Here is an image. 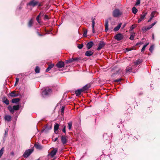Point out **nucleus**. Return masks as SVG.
Masks as SVG:
<instances>
[{"label": "nucleus", "instance_id": "obj_51", "mask_svg": "<svg viewBox=\"0 0 160 160\" xmlns=\"http://www.w3.org/2000/svg\"><path fill=\"white\" fill-rule=\"evenodd\" d=\"M4 102L6 103V104L7 105H8L9 103V102L8 100H6L4 101Z\"/></svg>", "mask_w": 160, "mask_h": 160}, {"label": "nucleus", "instance_id": "obj_46", "mask_svg": "<svg viewBox=\"0 0 160 160\" xmlns=\"http://www.w3.org/2000/svg\"><path fill=\"white\" fill-rule=\"evenodd\" d=\"M121 80L122 79L121 78L116 79L114 80V82H120V81H121Z\"/></svg>", "mask_w": 160, "mask_h": 160}, {"label": "nucleus", "instance_id": "obj_62", "mask_svg": "<svg viewBox=\"0 0 160 160\" xmlns=\"http://www.w3.org/2000/svg\"><path fill=\"white\" fill-rule=\"evenodd\" d=\"M38 6H41V4H40L39 3V4L38 5Z\"/></svg>", "mask_w": 160, "mask_h": 160}, {"label": "nucleus", "instance_id": "obj_8", "mask_svg": "<svg viewBox=\"0 0 160 160\" xmlns=\"http://www.w3.org/2000/svg\"><path fill=\"white\" fill-rule=\"evenodd\" d=\"M58 149L57 148H54L50 153V155L52 157H53L56 154Z\"/></svg>", "mask_w": 160, "mask_h": 160}, {"label": "nucleus", "instance_id": "obj_50", "mask_svg": "<svg viewBox=\"0 0 160 160\" xmlns=\"http://www.w3.org/2000/svg\"><path fill=\"white\" fill-rule=\"evenodd\" d=\"M40 17V15H38L37 17L36 18V20H37V21L38 22H39V17Z\"/></svg>", "mask_w": 160, "mask_h": 160}, {"label": "nucleus", "instance_id": "obj_11", "mask_svg": "<svg viewBox=\"0 0 160 160\" xmlns=\"http://www.w3.org/2000/svg\"><path fill=\"white\" fill-rule=\"evenodd\" d=\"M59 125L57 123H55L54 127V130L55 133L56 134H58V132L57 131L58 130Z\"/></svg>", "mask_w": 160, "mask_h": 160}, {"label": "nucleus", "instance_id": "obj_3", "mask_svg": "<svg viewBox=\"0 0 160 160\" xmlns=\"http://www.w3.org/2000/svg\"><path fill=\"white\" fill-rule=\"evenodd\" d=\"M33 149H29L25 151L22 156L25 158L28 157L33 152Z\"/></svg>", "mask_w": 160, "mask_h": 160}, {"label": "nucleus", "instance_id": "obj_34", "mask_svg": "<svg viewBox=\"0 0 160 160\" xmlns=\"http://www.w3.org/2000/svg\"><path fill=\"white\" fill-rule=\"evenodd\" d=\"M13 107L15 110H18L19 109L20 107L19 105H17L14 106Z\"/></svg>", "mask_w": 160, "mask_h": 160}, {"label": "nucleus", "instance_id": "obj_16", "mask_svg": "<svg viewBox=\"0 0 160 160\" xmlns=\"http://www.w3.org/2000/svg\"><path fill=\"white\" fill-rule=\"evenodd\" d=\"M142 61V59H139L134 62V64L136 65H138L141 63Z\"/></svg>", "mask_w": 160, "mask_h": 160}, {"label": "nucleus", "instance_id": "obj_13", "mask_svg": "<svg viewBox=\"0 0 160 160\" xmlns=\"http://www.w3.org/2000/svg\"><path fill=\"white\" fill-rule=\"evenodd\" d=\"M64 65V63L63 62L60 61L58 62L56 66L58 68H61L63 67Z\"/></svg>", "mask_w": 160, "mask_h": 160}, {"label": "nucleus", "instance_id": "obj_39", "mask_svg": "<svg viewBox=\"0 0 160 160\" xmlns=\"http://www.w3.org/2000/svg\"><path fill=\"white\" fill-rule=\"evenodd\" d=\"M8 109L10 110V112L12 113H13L14 111V109H13V108H8Z\"/></svg>", "mask_w": 160, "mask_h": 160}, {"label": "nucleus", "instance_id": "obj_2", "mask_svg": "<svg viewBox=\"0 0 160 160\" xmlns=\"http://www.w3.org/2000/svg\"><path fill=\"white\" fill-rule=\"evenodd\" d=\"M122 14V12L118 9H115L113 12V15L114 17H119Z\"/></svg>", "mask_w": 160, "mask_h": 160}, {"label": "nucleus", "instance_id": "obj_56", "mask_svg": "<svg viewBox=\"0 0 160 160\" xmlns=\"http://www.w3.org/2000/svg\"><path fill=\"white\" fill-rule=\"evenodd\" d=\"M153 18H152V17H151L148 20V22H150L151 20Z\"/></svg>", "mask_w": 160, "mask_h": 160}, {"label": "nucleus", "instance_id": "obj_20", "mask_svg": "<svg viewBox=\"0 0 160 160\" xmlns=\"http://www.w3.org/2000/svg\"><path fill=\"white\" fill-rule=\"evenodd\" d=\"M108 20H106L105 21V31L107 32L108 30Z\"/></svg>", "mask_w": 160, "mask_h": 160}, {"label": "nucleus", "instance_id": "obj_41", "mask_svg": "<svg viewBox=\"0 0 160 160\" xmlns=\"http://www.w3.org/2000/svg\"><path fill=\"white\" fill-rule=\"evenodd\" d=\"M157 23V22H154L151 25L149 26V27L151 28L153 26H154Z\"/></svg>", "mask_w": 160, "mask_h": 160}, {"label": "nucleus", "instance_id": "obj_17", "mask_svg": "<svg viewBox=\"0 0 160 160\" xmlns=\"http://www.w3.org/2000/svg\"><path fill=\"white\" fill-rule=\"evenodd\" d=\"M83 92V91L82 89H78L77 90L75 91V94H76V96H78L81 94V92Z\"/></svg>", "mask_w": 160, "mask_h": 160}, {"label": "nucleus", "instance_id": "obj_55", "mask_svg": "<svg viewBox=\"0 0 160 160\" xmlns=\"http://www.w3.org/2000/svg\"><path fill=\"white\" fill-rule=\"evenodd\" d=\"M58 139V138H56L55 139H53V141L54 142H56Z\"/></svg>", "mask_w": 160, "mask_h": 160}, {"label": "nucleus", "instance_id": "obj_38", "mask_svg": "<svg viewBox=\"0 0 160 160\" xmlns=\"http://www.w3.org/2000/svg\"><path fill=\"white\" fill-rule=\"evenodd\" d=\"M136 27V25H132V26L130 27V30H132L134 29Z\"/></svg>", "mask_w": 160, "mask_h": 160}, {"label": "nucleus", "instance_id": "obj_37", "mask_svg": "<svg viewBox=\"0 0 160 160\" xmlns=\"http://www.w3.org/2000/svg\"><path fill=\"white\" fill-rule=\"evenodd\" d=\"M132 68L131 67H127L126 69V72H130L132 70Z\"/></svg>", "mask_w": 160, "mask_h": 160}, {"label": "nucleus", "instance_id": "obj_21", "mask_svg": "<svg viewBox=\"0 0 160 160\" xmlns=\"http://www.w3.org/2000/svg\"><path fill=\"white\" fill-rule=\"evenodd\" d=\"M54 64H52L49 65L48 68H47L46 70V72H48L54 66Z\"/></svg>", "mask_w": 160, "mask_h": 160}, {"label": "nucleus", "instance_id": "obj_7", "mask_svg": "<svg viewBox=\"0 0 160 160\" xmlns=\"http://www.w3.org/2000/svg\"><path fill=\"white\" fill-rule=\"evenodd\" d=\"M143 14H141L140 15V18H139L138 19V22L140 23V22H141L143 20L145 17L146 16L147 14V12H146L144 13H143Z\"/></svg>", "mask_w": 160, "mask_h": 160}, {"label": "nucleus", "instance_id": "obj_42", "mask_svg": "<svg viewBox=\"0 0 160 160\" xmlns=\"http://www.w3.org/2000/svg\"><path fill=\"white\" fill-rule=\"evenodd\" d=\"M140 0L137 1V2L135 4V6H137L139 5L140 4Z\"/></svg>", "mask_w": 160, "mask_h": 160}, {"label": "nucleus", "instance_id": "obj_27", "mask_svg": "<svg viewBox=\"0 0 160 160\" xmlns=\"http://www.w3.org/2000/svg\"><path fill=\"white\" fill-rule=\"evenodd\" d=\"M10 95L12 97H15L18 96V94L15 93L14 92H12L10 93Z\"/></svg>", "mask_w": 160, "mask_h": 160}, {"label": "nucleus", "instance_id": "obj_58", "mask_svg": "<svg viewBox=\"0 0 160 160\" xmlns=\"http://www.w3.org/2000/svg\"><path fill=\"white\" fill-rule=\"evenodd\" d=\"M146 30L147 31V30H149L150 29H151V28H150V27L149 26L148 27L146 28Z\"/></svg>", "mask_w": 160, "mask_h": 160}, {"label": "nucleus", "instance_id": "obj_24", "mask_svg": "<svg viewBox=\"0 0 160 160\" xmlns=\"http://www.w3.org/2000/svg\"><path fill=\"white\" fill-rule=\"evenodd\" d=\"M103 138L104 140H108V142H109V140L110 138L108 136L107 134V133H105L103 134Z\"/></svg>", "mask_w": 160, "mask_h": 160}, {"label": "nucleus", "instance_id": "obj_15", "mask_svg": "<svg viewBox=\"0 0 160 160\" xmlns=\"http://www.w3.org/2000/svg\"><path fill=\"white\" fill-rule=\"evenodd\" d=\"M93 54V52L92 51L88 50L86 52L85 55L86 56L89 57L92 56Z\"/></svg>", "mask_w": 160, "mask_h": 160}, {"label": "nucleus", "instance_id": "obj_29", "mask_svg": "<svg viewBox=\"0 0 160 160\" xmlns=\"http://www.w3.org/2000/svg\"><path fill=\"white\" fill-rule=\"evenodd\" d=\"M132 12L133 13L135 14L137 12L138 9L135 7H133L132 9Z\"/></svg>", "mask_w": 160, "mask_h": 160}, {"label": "nucleus", "instance_id": "obj_47", "mask_svg": "<svg viewBox=\"0 0 160 160\" xmlns=\"http://www.w3.org/2000/svg\"><path fill=\"white\" fill-rule=\"evenodd\" d=\"M142 30L144 32H145L146 30V27H143L142 28Z\"/></svg>", "mask_w": 160, "mask_h": 160}, {"label": "nucleus", "instance_id": "obj_9", "mask_svg": "<svg viewBox=\"0 0 160 160\" xmlns=\"http://www.w3.org/2000/svg\"><path fill=\"white\" fill-rule=\"evenodd\" d=\"M34 147L38 149L39 150H42L43 148V147L41 144H40L38 143H36L34 145Z\"/></svg>", "mask_w": 160, "mask_h": 160}, {"label": "nucleus", "instance_id": "obj_48", "mask_svg": "<svg viewBox=\"0 0 160 160\" xmlns=\"http://www.w3.org/2000/svg\"><path fill=\"white\" fill-rule=\"evenodd\" d=\"M87 32V31H86L84 32L83 34V36L84 37H86Z\"/></svg>", "mask_w": 160, "mask_h": 160}, {"label": "nucleus", "instance_id": "obj_25", "mask_svg": "<svg viewBox=\"0 0 160 160\" xmlns=\"http://www.w3.org/2000/svg\"><path fill=\"white\" fill-rule=\"evenodd\" d=\"M90 87V86L89 85H86L84 86L83 87L82 89L83 91H85L89 88Z\"/></svg>", "mask_w": 160, "mask_h": 160}, {"label": "nucleus", "instance_id": "obj_28", "mask_svg": "<svg viewBox=\"0 0 160 160\" xmlns=\"http://www.w3.org/2000/svg\"><path fill=\"white\" fill-rule=\"evenodd\" d=\"M33 23V20L32 19H30L29 21V22H28V27L30 28L32 26Z\"/></svg>", "mask_w": 160, "mask_h": 160}, {"label": "nucleus", "instance_id": "obj_44", "mask_svg": "<svg viewBox=\"0 0 160 160\" xmlns=\"http://www.w3.org/2000/svg\"><path fill=\"white\" fill-rule=\"evenodd\" d=\"M62 131L64 133H66V126H64L62 130Z\"/></svg>", "mask_w": 160, "mask_h": 160}, {"label": "nucleus", "instance_id": "obj_59", "mask_svg": "<svg viewBox=\"0 0 160 160\" xmlns=\"http://www.w3.org/2000/svg\"><path fill=\"white\" fill-rule=\"evenodd\" d=\"M152 38L153 39V40L154 39V34H152Z\"/></svg>", "mask_w": 160, "mask_h": 160}, {"label": "nucleus", "instance_id": "obj_1", "mask_svg": "<svg viewBox=\"0 0 160 160\" xmlns=\"http://www.w3.org/2000/svg\"><path fill=\"white\" fill-rule=\"evenodd\" d=\"M52 92V90L50 88H46L43 90L42 92V96L43 97H45L50 94Z\"/></svg>", "mask_w": 160, "mask_h": 160}, {"label": "nucleus", "instance_id": "obj_32", "mask_svg": "<svg viewBox=\"0 0 160 160\" xmlns=\"http://www.w3.org/2000/svg\"><path fill=\"white\" fill-rule=\"evenodd\" d=\"M51 128V127H50L49 128L46 126L45 128L43 130V131L45 132H47L48 130H49Z\"/></svg>", "mask_w": 160, "mask_h": 160}, {"label": "nucleus", "instance_id": "obj_10", "mask_svg": "<svg viewBox=\"0 0 160 160\" xmlns=\"http://www.w3.org/2000/svg\"><path fill=\"white\" fill-rule=\"evenodd\" d=\"M105 45V43L103 42H101L99 45L98 47L97 48V50H99L103 47Z\"/></svg>", "mask_w": 160, "mask_h": 160}, {"label": "nucleus", "instance_id": "obj_5", "mask_svg": "<svg viewBox=\"0 0 160 160\" xmlns=\"http://www.w3.org/2000/svg\"><path fill=\"white\" fill-rule=\"evenodd\" d=\"M61 142L63 145L65 144L67 142L68 138L65 135H62L61 137Z\"/></svg>", "mask_w": 160, "mask_h": 160}, {"label": "nucleus", "instance_id": "obj_35", "mask_svg": "<svg viewBox=\"0 0 160 160\" xmlns=\"http://www.w3.org/2000/svg\"><path fill=\"white\" fill-rule=\"evenodd\" d=\"M4 148H2L0 150V158H1L2 155L3 153Z\"/></svg>", "mask_w": 160, "mask_h": 160}, {"label": "nucleus", "instance_id": "obj_31", "mask_svg": "<svg viewBox=\"0 0 160 160\" xmlns=\"http://www.w3.org/2000/svg\"><path fill=\"white\" fill-rule=\"evenodd\" d=\"M68 128L69 130H70L72 127V122H68Z\"/></svg>", "mask_w": 160, "mask_h": 160}, {"label": "nucleus", "instance_id": "obj_22", "mask_svg": "<svg viewBox=\"0 0 160 160\" xmlns=\"http://www.w3.org/2000/svg\"><path fill=\"white\" fill-rule=\"evenodd\" d=\"M158 14V13L156 11H153L151 14V17L153 18L154 17H156Z\"/></svg>", "mask_w": 160, "mask_h": 160}, {"label": "nucleus", "instance_id": "obj_40", "mask_svg": "<svg viewBox=\"0 0 160 160\" xmlns=\"http://www.w3.org/2000/svg\"><path fill=\"white\" fill-rule=\"evenodd\" d=\"M83 44H81L78 45V47L79 49H82L83 48Z\"/></svg>", "mask_w": 160, "mask_h": 160}, {"label": "nucleus", "instance_id": "obj_45", "mask_svg": "<svg viewBox=\"0 0 160 160\" xmlns=\"http://www.w3.org/2000/svg\"><path fill=\"white\" fill-rule=\"evenodd\" d=\"M8 129L7 128H6L5 130V135L7 136L8 135Z\"/></svg>", "mask_w": 160, "mask_h": 160}, {"label": "nucleus", "instance_id": "obj_12", "mask_svg": "<svg viewBox=\"0 0 160 160\" xmlns=\"http://www.w3.org/2000/svg\"><path fill=\"white\" fill-rule=\"evenodd\" d=\"M78 59H79V58H72L68 60H66V62L67 63H70V62H72L74 61H77Z\"/></svg>", "mask_w": 160, "mask_h": 160}, {"label": "nucleus", "instance_id": "obj_19", "mask_svg": "<svg viewBox=\"0 0 160 160\" xmlns=\"http://www.w3.org/2000/svg\"><path fill=\"white\" fill-rule=\"evenodd\" d=\"M121 25H122V23H119L117 26L115 27L114 28L113 31L114 32L118 31L120 28V27H121Z\"/></svg>", "mask_w": 160, "mask_h": 160}, {"label": "nucleus", "instance_id": "obj_49", "mask_svg": "<svg viewBox=\"0 0 160 160\" xmlns=\"http://www.w3.org/2000/svg\"><path fill=\"white\" fill-rule=\"evenodd\" d=\"M146 47L145 46H144V45L143 46V47L141 49L142 52H143L145 50Z\"/></svg>", "mask_w": 160, "mask_h": 160}, {"label": "nucleus", "instance_id": "obj_26", "mask_svg": "<svg viewBox=\"0 0 160 160\" xmlns=\"http://www.w3.org/2000/svg\"><path fill=\"white\" fill-rule=\"evenodd\" d=\"M20 100L19 98H14L12 100V103H16L19 102Z\"/></svg>", "mask_w": 160, "mask_h": 160}, {"label": "nucleus", "instance_id": "obj_60", "mask_svg": "<svg viewBox=\"0 0 160 160\" xmlns=\"http://www.w3.org/2000/svg\"><path fill=\"white\" fill-rule=\"evenodd\" d=\"M38 35L39 36H42V34H40L39 33H38Z\"/></svg>", "mask_w": 160, "mask_h": 160}, {"label": "nucleus", "instance_id": "obj_36", "mask_svg": "<svg viewBox=\"0 0 160 160\" xmlns=\"http://www.w3.org/2000/svg\"><path fill=\"white\" fill-rule=\"evenodd\" d=\"M154 46L153 45H152L150 46L149 49V50L151 52H152L154 49Z\"/></svg>", "mask_w": 160, "mask_h": 160}, {"label": "nucleus", "instance_id": "obj_52", "mask_svg": "<svg viewBox=\"0 0 160 160\" xmlns=\"http://www.w3.org/2000/svg\"><path fill=\"white\" fill-rule=\"evenodd\" d=\"M19 78H16L15 84H17L18 83V82L19 81Z\"/></svg>", "mask_w": 160, "mask_h": 160}, {"label": "nucleus", "instance_id": "obj_6", "mask_svg": "<svg viewBox=\"0 0 160 160\" xmlns=\"http://www.w3.org/2000/svg\"><path fill=\"white\" fill-rule=\"evenodd\" d=\"M114 38L116 40L119 41L123 39V35L121 33H119L114 36Z\"/></svg>", "mask_w": 160, "mask_h": 160}, {"label": "nucleus", "instance_id": "obj_23", "mask_svg": "<svg viewBox=\"0 0 160 160\" xmlns=\"http://www.w3.org/2000/svg\"><path fill=\"white\" fill-rule=\"evenodd\" d=\"M95 24V22L94 19L92 20V31L93 33H95L94 26Z\"/></svg>", "mask_w": 160, "mask_h": 160}, {"label": "nucleus", "instance_id": "obj_18", "mask_svg": "<svg viewBox=\"0 0 160 160\" xmlns=\"http://www.w3.org/2000/svg\"><path fill=\"white\" fill-rule=\"evenodd\" d=\"M4 118L5 120L7 121L8 122L10 121L11 119V117L9 115H5Z\"/></svg>", "mask_w": 160, "mask_h": 160}, {"label": "nucleus", "instance_id": "obj_53", "mask_svg": "<svg viewBox=\"0 0 160 160\" xmlns=\"http://www.w3.org/2000/svg\"><path fill=\"white\" fill-rule=\"evenodd\" d=\"M44 13L43 12H41L39 14V15H40V16H43L44 14Z\"/></svg>", "mask_w": 160, "mask_h": 160}, {"label": "nucleus", "instance_id": "obj_43", "mask_svg": "<svg viewBox=\"0 0 160 160\" xmlns=\"http://www.w3.org/2000/svg\"><path fill=\"white\" fill-rule=\"evenodd\" d=\"M65 109V107L63 106L61 108V112L62 113H63Z\"/></svg>", "mask_w": 160, "mask_h": 160}, {"label": "nucleus", "instance_id": "obj_14", "mask_svg": "<svg viewBox=\"0 0 160 160\" xmlns=\"http://www.w3.org/2000/svg\"><path fill=\"white\" fill-rule=\"evenodd\" d=\"M93 45V42L92 41H90L87 44V48L88 49L91 48Z\"/></svg>", "mask_w": 160, "mask_h": 160}, {"label": "nucleus", "instance_id": "obj_30", "mask_svg": "<svg viewBox=\"0 0 160 160\" xmlns=\"http://www.w3.org/2000/svg\"><path fill=\"white\" fill-rule=\"evenodd\" d=\"M135 33L134 32H132L130 35V37L129 38L130 39L132 40L134 39L135 36Z\"/></svg>", "mask_w": 160, "mask_h": 160}, {"label": "nucleus", "instance_id": "obj_54", "mask_svg": "<svg viewBox=\"0 0 160 160\" xmlns=\"http://www.w3.org/2000/svg\"><path fill=\"white\" fill-rule=\"evenodd\" d=\"M44 18L45 19H48V16L46 15H45L44 16Z\"/></svg>", "mask_w": 160, "mask_h": 160}, {"label": "nucleus", "instance_id": "obj_33", "mask_svg": "<svg viewBox=\"0 0 160 160\" xmlns=\"http://www.w3.org/2000/svg\"><path fill=\"white\" fill-rule=\"evenodd\" d=\"M40 69L38 66H37L35 68V72L36 73H38L40 72Z\"/></svg>", "mask_w": 160, "mask_h": 160}, {"label": "nucleus", "instance_id": "obj_61", "mask_svg": "<svg viewBox=\"0 0 160 160\" xmlns=\"http://www.w3.org/2000/svg\"><path fill=\"white\" fill-rule=\"evenodd\" d=\"M126 25L125 24H124L123 26V27H122V28H124V27H125Z\"/></svg>", "mask_w": 160, "mask_h": 160}, {"label": "nucleus", "instance_id": "obj_4", "mask_svg": "<svg viewBox=\"0 0 160 160\" xmlns=\"http://www.w3.org/2000/svg\"><path fill=\"white\" fill-rule=\"evenodd\" d=\"M38 3V2L37 0H31L29 2L27 3V5L34 7Z\"/></svg>", "mask_w": 160, "mask_h": 160}, {"label": "nucleus", "instance_id": "obj_57", "mask_svg": "<svg viewBox=\"0 0 160 160\" xmlns=\"http://www.w3.org/2000/svg\"><path fill=\"white\" fill-rule=\"evenodd\" d=\"M149 44V42L146 43L144 46L146 47Z\"/></svg>", "mask_w": 160, "mask_h": 160}]
</instances>
